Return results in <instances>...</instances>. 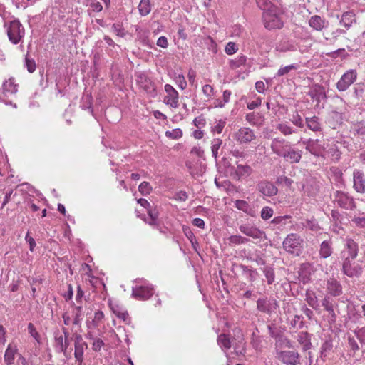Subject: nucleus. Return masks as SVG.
<instances>
[{
  "instance_id": "1",
  "label": "nucleus",
  "mask_w": 365,
  "mask_h": 365,
  "mask_svg": "<svg viewBox=\"0 0 365 365\" xmlns=\"http://www.w3.org/2000/svg\"><path fill=\"white\" fill-rule=\"evenodd\" d=\"M304 240L297 233L288 234L282 242V248L289 255L300 256L304 251Z\"/></svg>"
},
{
  "instance_id": "2",
  "label": "nucleus",
  "mask_w": 365,
  "mask_h": 365,
  "mask_svg": "<svg viewBox=\"0 0 365 365\" xmlns=\"http://www.w3.org/2000/svg\"><path fill=\"white\" fill-rule=\"evenodd\" d=\"M18 84L15 83L14 78H10L5 81L2 86V92L0 94V101L5 104L12 105L16 108V104L12 103L10 97L15 96L18 91Z\"/></svg>"
},
{
  "instance_id": "3",
  "label": "nucleus",
  "mask_w": 365,
  "mask_h": 365,
  "mask_svg": "<svg viewBox=\"0 0 365 365\" xmlns=\"http://www.w3.org/2000/svg\"><path fill=\"white\" fill-rule=\"evenodd\" d=\"M355 259L344 258L341 271L349 277H359L363 273V267L356 263Z\"/></svg>"
},
{
  "instance_id": "4",
  "label": "nucleus",
  "mask_w": 365,
  "mask_h": 365,
  "mask_svg": "<svg viewBox=\"0 0 365 365\" xmlns=\"http://www.w3.org/2000/svg\"><path fill=\"white\" fill-rule=\"evenodd\" d=\"M24 29L19 20H13L10 22L7 35L11 43L14 44L19 43L24 37Z\"/></svg>"
},
{
  "instance_id": "5",
  "label": "nucleus",
  "mask_w": 365,
  "mask_h": 365,
  "mask_svg": "<svg viewBox=\"0 0 365 365\" xmlns=\"http://www.w3.org/2000/svg\"><path fill=\"white\" fill-rule=\"evenodd\" d=\"M334 202L345 210H354L356 207L353 197L339 190H336L334 193Z\"/></svg>"
},
{
  "instance_id": "6",
  "label": "nucleus",
  "mask_w": 365,
  "mask_h": 365,
  "mask_svg": "<svg viewBox=\"0 0 365 365\" xmlns=\"http://www.w3.org/2000/svg\"><path fill=\"white\" fill-rule=\"evenodd\" d=\"M257 308L259 312L271 315L276 312L279 304L274 298H259L257 301Z\"/></svg>"
},
{
  "instance_id": "7",
  "label": "nucleus",
  "mask_w": 365,
  "mask_h": 365,
  "mask_svg": "<svg viewBox=\"0 0 365 365\" xmlns=\"http://www.w3.org/2000/svg\"><path fill=\"white\" fill-rule=\"evenodd\" d=\"M233 139L240 144H247L255 139V132L250 128L242 127L233 133Z\"/></svg>"
},
{
  "instance_id": "8",
  "label": "nucleus",
  "mask_w": 365,
  "mask_h": 365,
  "mask_svg": "<svg viewBox=\"0 0 365 365\" xmlns=\"http://www.w3.org/2000/svg\"><path fill=\"white\" fill-rule=\"evenodd\" d=\"M240 231L253 239L262 240L265 237V232L249 222L242 223L239 226Z\"/></svg>"
},
{
  "instance_id": "9",
  "label": "nucleus",
  "mask_w": 365,
  "mask_h": 365,
  "mask_svg": "<svg viewBox=\"0 0 365 365\" xmlns=\"http://www.w3.org/2000/svg\"><path fill=\"white\" fill-rule=\"evenodd\" d=\"M357 78L355 70H349L344 73L336 83V88L339 91H345L353 84Z\"/></svg>"
},
{
  "instance_id": "10",
  "label": "nucleus",
  "mask_w": 365,
  "mask_h": 365,
  "mask_svg": "<svg viewBox=\"0 0 365 365\" xmlns=\"http://www.w3.org/2000/svg\"><path fill=\"white\" fill-rule=\"evenodd\" d=\"M291 145V143L287 140L275 138L272 140L270 147L273 153L279 157H282L284 153L289 150Z\"/></svg>"
},
{
  "instance_id": "11",
  "label": "nucleus",
  "mask_w": 365,
  "mask_h": 365,
  "mask_svg": "<svg viewBox=\"0 0 365 365\" xmlns=\"http://www.w3.org/2000/svg\"><path fill=\"white\" fill-rule=\"evenodd\" d=\"M277 359L286 365H296L299 363L300 355L295 351H282L277 353Z\"/></svg>"
},
{
  "instance_id": "12",
  "label": "nucleus",
  "mask_w": 365,
  "mask_h": 365,
  "mask_svg": "<svg viewBox=\"0 0 365 365\" xmlns=\"http://www.w3.org/2000/svg\"><path fill=\"white\" fill-rule=\"evenodd\" d=\"M154 294L152 285L136 286L132 289V296L137 299L147 300Z\"/></svg>"
},
{
  "instance_id": "13",
  "label": "nucleus",
  "mask_w": 365,
  "mask_h": 365,
  "mask_svg": "<svg viewBox=\"0 0 365 365\" xmlns=\"http://www.w3.org/2000/svg\"><path fill=\"white\" fill-rule=\"evenodd\" d=\"M164 88L167 96H165L163 102L171 108H178L179 106L178 92L170 84H165Z\"/></svg>"
},
{
  "instance_id": "14",
  "label": "nucleus",
  "mask_w": 365,
  "mask_h": 365,
  "mask_svg": "<svg viewBox=\"0 0 365 365\" xmlns=\"http://www.w3.org/2000/svg\"><path fill=\"white\" fill-rule=\"evenodd\" d=\"M320 143L321 141L319 139L313 140L311 138L303 141V144L305 145V149L316 157L322 156L325 149L324 146Z\"/></svg>"
},
{
  "instance_id": "15",
  "label": "nucleus",
  "mask_w": 365,
  "mask_h": 365,
  "mask_svg": "<svg viewBox=\"0 0 365 365\" xmlns=\"http://www.w3.org/2000/svg\"><path fill=\"white\" fill-rule=\"evenodd\" d=\"M263 20L264 26L269 30L280 29L283 26V21L280 17L269 12L264 14Z\"/></svg>"
},
{
  "instance_id": "16",
  "label": "nucleus",
  "mask_w": 365,
  "mask_h": 365,
  "mask_svg": "<svg viewBox=\"0 0 365 365\" xmlns=\"http://www.w3.org/2000/svg\"><path fill=\"white\" fill-rule=\"evenodd\" d=\"M257 190L263 195L267 197H272L277 194V187L271 182L267 180H262L257 185Z\"/></svg>"
},
{
  "instance_id": "17",
  "label": "nucleus",
  "mask_w": 365,
  "mask_h": 365,
  "mask_svg": "<svg viewBox=\"0 0 365 365\" xmlns=\"http://www.w3.org/2000/svg\"><path fill=\"white\" fill-rule=\"evenodd\" d=\"M354 188L359 193L365 192V175L361 170H355L353 173Z\"/></svg>"
},
{
  "instance_id": "18",
  "label": "nucleus",
  "mask_w": 365,
  "mask_h": 365,
  "mask_svg": "<svg viewBox=\"0 0 365 365\" xmlns=\"http://www.w3.org/2000/svg\"><path fill=\"white\" fill-rule=\"evenodd\" d=\"M326 288L328 294L332 297H339L343 293L341 284L334 278L327 279Z\"/></svg>"
},
{
  "instance_id": "19",
  "label": "nucleus",
  "mask_w": 365,
  "mask_h": 365,
  "mask_svg": "<svg viewBox=\"0 0 365 365\" xmlns=\"http://www.w3.org/2000/svg\"><path fill=\"white\" fill-rule=\"evenodd\" d=\"M302 156V151L300 150L294 149L291 145L289 150H287L282 158H283L285 161L290 163H298L300 162Z\"/></svg>"
},
{
  "instance_id": "20",
  "label": "nucleus",
  "mask_w": 365,
  "mask_h": 365,
  "mask_svg": "<svg viewBox=\"0 0 365 365\" xmlns=\"http://www.w3.org/2000/svg\"><path fill=\"white\" fill-rule=\"evenodd\" d=\"M237 166L235 168V178L236 180H240L241 178H246L249 177L253 170L252 168L248 165H242L238 163V162L236 163Z\"/></svg>"
},
{
  "instance_id": "21",
  "label": "nucleus",
  "mask_w": 365,
  "mask_h": 365,
  "mask_svg": "<svg viewBox=\"0 0 365 365\" xmlns=\"http://www.w3.org/2000/svg\"><path fill=\"white\" fill-rule=\"evenodd\" d=\"M345 247L349 253L345 258L356 259L359 252L358 244L353 239L348 238L346 240Z\"/></svg>"
},
{
  "instance_id": "22",
  "label": "nucleus",
  "mask_w": 365,
  "mask_h": 365,
  "mask_svg": "<svg viewBox=\"0 0 365 365\" xmlns=\"http://www.w3.org/2000/svg\"><path fill=\"white\" fill-rule=\"evenodd\" d=\"M327 24L328 21L318 15L311 16L309 20V26L316 31H322Z\"/></svg>"
},
{
  "instance_id": "23",
  "label": "nucleus",
  "mask_w": 365,
  "mask_h": 365,
  "mask_svg": "<svg viewBox=\"0 0 365 365\" xmlns=\"http://www.w3.org/2000/svg\"><path fill=\"white\" fill-rule=\"evenodd\" d=\"M333 253L332 242L324 240L320 245L319 254L321 258L327 259Z\"/></svg>"
},
{
  "instance_id": "24",
  "label": "nucleus",
  "mask_w": 365,
  "mask_h": 365,
  "mask_svg": "<svg viewBox=\"0 0 365 365\" xmlns=\"http://www.w3.org/2000/svg\"><path fill=\"white\" fill-rule=\"evenodd\" d=\"M309 96L313 100H315L317 103H319L322 99L326 98L324 88L322 86L318 85L315 86L312 89L309 91Z\"/></svg>"
},
{
  "instance_id": "25",
  "label": "nucleus",
  "mask_w": 365,
  "mask_h": 365,
  "mask_svg": "<svg viewBox=\"0 0 365 365\" xmlns=\"http://www.w3.org/2000/svg\"><path fill=\"white\" fill-rule=\"evenodd\" d=\"M297 341L302 345L304 351L311 349V337L307 332H299L297 336Z\"/></svg>"
},
{
  "instance_id": "26",
  "label": "nucleus",
  "mask_w": 365,
  "mask_h": 365,
  "mask_svg": "<svg viewBox=\"0 0 365 365\" xmlns=\"http://www.w3.org/2000/svg\"><path fill=\"white\" fill-rule=\"evenodd\" d=\"M235 206L239 210H241L251 217H254L255 215V210L252 208L248 202L243 200H237L235 202Z\"/></svg>"
},
{
  "instance_id": "27",
  "label": "nucleus",
  "mask_w": 365,
  "mask_h": 365,
  "mask_svg": "<svg viewBox=\"0 0 365 365\" xmlns=\"http://www.w3.org/2000/svg\"><path fill=\"white\" fill-rule=\"evenodd\" d=\"M334 300L330 295H325L322 300V306L324 309L333 317H336V314L334 310Z\"/></svg>"
},
{
  "instance_id": "28",
  "label": "nucleus",
  "mask_w": 365,
  "mask_h": 365,
  "mask_svg": "<svg viewBox=\"0 0 365 365\" xmlns=\"http://www.w3.org/2000/svg\"><path fill=\"white\" fill-rule=\"evenodd\" d=\"M17 352V349L16 346L12 344H9L7 349L5 351V354L4 356V361L6 365H11L14 364V361L15 359V355Z\"/></svg>"
},
{
  "instance_id": "29",
  "label": "nucleus",
  "mask_w": 365,
  "mask_h": 365,
  "mask_svg": "<svg viewBox=\"0 0 365 365\" xmlns=\"http://www.w3.org/2000/svg\"><path fill=\"white\" fill-rule=\"evenodd\" d=\"M355 21L356 19L354 13L347 11L342 14L340 20V24L345 27L346 29H349Z\"/></svg>"
},
{
  "instance_id": "30",
  "label": "nucleus",
  "mask_w": 365,
  "mask_h": 365,
  "mask_svg": "<svg viewBox=\"0 0 365 365\" xmlns=\"http://www.w3.org/2000/svg\"><path fill=\"white\" fill-rule=\"evenodd\" d=\"M304 300L312 309L315 310H318L319 309V304L317 297L313 291L307 290L306 292Z\"/></svg>"
},
{
  "instance_id": "31",
  "label": "nucleus",
  "mask_w": 365,
  "mask_h": 365,
  "mask_svg": "<svg viewBox=\"0 0 365 365\" xmlns=\"http://www.w3.org/2000/svg\"><path fill=\"white\" fill-rule=\"evenodd\" d=\"M305 123L308 128L312 131L317 132L322 130L321 123L317 116L307 117L305 118Z\"/></svg>"
},
{
  "instance_id": "32",
  "label": "nucleus",
  "mask_w": 365,
  "mask_h": 365,
  "mask_svg": "<svg viewBox=\"0 0 365 365\" xmlns=\"http://www.w3.org/2000/svg\"><path fill=\"white\" fill-rule=\"evenodd\" d=\"M73 316V324L74 325H80L81 323V321L83 319V307L80 305L75 306L74 309L72 312Z\"/></svg>"
},
{
  "instance_id": "33",
  "label": "nucleus",
  "mask_w": 365,
  "mask_h": 365,
  "mask_svg": "<svg viewBox=\"0 0 365 365\" xmlns=\"http://www.w3.org/2000/svg\"><path fill=\"white\" fill-rule=\"evenodd\" d=\"M75 346V352L74 356L76 359L81 365L83 361V356L84 353V349L88 348V345L86 342H83L81 344H74Z\"/></svg>"
},
{
  "instance_id": "34",
  "label": "nucleus",
  "mask_w": 365,
  "mask_h": 365,
  "mask_svg": "<svg viewBox=\"0 0 365 365\" xmlns=\"http://www.w3.org/2000/svg\"><path fill=\"white\" fill-rule=\"evenodd\" d=\"M138 8L140 16H147L151 11V4L150 0H140Z\"/></svg>"
},
{
  "instance_id": "35",
  "label": "nucleus",
  "mask_w": 365,
  "mask_h": 365,
  "mask_svg": "<svg viewBox=\"0 0 365 365\" xmlns=\"http://www.w3.org/2000/svg\"><path fill=\"white\" fill-rule=\"evenodd\" d=\"M333 349V343L331 340H326L321 346L320 356L324 360L330 354Z\"/></svg>"
},
{
  "instance_id": "36",
  "label": "nucleus",
  "mask_w": 365,
  "mask_h": 365,
  "mask_svg": "<svg viewBox=\"0 0 365 365\" xmlns=\"http://www.w3.org/2000/svg\"><path fill=\"white\" fill-rule=\"evenodd\" d=\"M148 214L149 215L150 220L148 223L150 225H156L157 220L159 215V211L156 206H150L148 210Z\"/></svg>"
},
{
  "instance_id": "37",
  "label": "nucleus",
  "mask_w": 365,
  "mask_h": 365,
  "mask_svg": "<svg viewBox=\"0 0 365 365\" xmlns=\"http://www.w3.org/2000/svg\"><path fill=\"white\" fill-rule=\"evenodd\" d=\"M247 57L245 55L239 56L235 59L230 60L229 66L231 69H236L246 63Z\"/></svg>"
},
{
  "instance_id": "38",
  "label": "nucleus",
  "mask_w": 365,
  "mask_h": 365,
  "mask_svg": "<svg viewBox=\"0 0 365 365\" xmlns=\"http://www.w3.org/2000/svg\"><path fill=\"white\" fill-rule=\"evenodd\" d=\"M55 340L57 344L56 349L58 351L66 354V350L69 346V343L63 342V336L62 335H56L55 336Z\"/></svg>"
},
{
  "instance_id": "39",
  "label": "nucleus",
  "mask_w": 365,
  "mask_h": 365,
  "mask_svg": "<svg viewBox=\"0 0 365 365\" xmlns=\"http://www.w3.org/2000/svg\"><path fill=\"white\" fill-rule=\"evenodd\" d=\"M299 226L302 228L308 227L309 230H311L312 231H317L320 228L317 222L314 219L305 220L304 221L300 222Z\"/></svg>"
},
{
  "instance_id": "40",
  "label": "nucleus",
  "mask_w": 365,
  "mask_h": 365,
  "mask_svg": "<svg viewBox=\"0 0 365 365\" xmlns=\"http://www.w3.org/2000/svg\"><path fill=\"white\" fill-rule=\"evenodd\" d=\"M267 328L269 336L276 340L277 344L283 341L284 336L278 331L276 327L272 325H268Z\"/></svg>"
},
{
  "instance_id": "41",
  "label": "nucleus",
  "mask_w": 365,
  "mask_h": 365,
  "mask_svg": "<svg viewBox=\"0 0 365 365\" xmlns=\"http://www.w3.org/2000/svg\"><path fill=\"white\" fill-rule=\"evenodd\" d=\"M218 344L225 349L227 350L231 347L230 339L226 334H222L217 337Z\"/></svg>"
},
{
  "instance_id": "42",
  "label": "nucleus",
  "mask_w": 365,
  "mask_h": 365,
  "mask_svg": "<svg viewBox=\"0 0 365 365\" xmlns=\"http://www.w3.org/2000/svg\"><path fill=\"white\" fill-rule=\"evenodd\" d=\"M347 341L350 351L352 352L351 355L354 356L355 354L360 349L359 345L356 340L351 336H348Z\"/></svg>"
},
{
  "instance_id": "43",
  "label": "nucleus",
  "mask_w": 365,
  "mask_h": 365,
  "mask_svg": "<svg viewBox=\"0 0 365 365\" xmlns=\"http://www.w3.org/2000/svg\"><path fill=\"white\" fill-rule=\"evenodd\" d=\"M277 129L284 135H289L296 132L291 126L286 123H279L277 125Z\"/></svg>"
},
{
  "instance_id": "44",
  "label": "nucleus",
  "mask_w": 365,
  "mask_h": 365,
  "mask_svg": "<svg viewBox=\"0 0 365 365\" xmlns=\"http://www.w3.org/2000/svg\"><path fill=\"white\" fill-rule=\"evenodd\" d=\"M354 96L359 100L364 101L365 100V86L357 84L354 87Z\"/></svg>"
},
{
  "instance_id": "45",
  "label": "nucleus",
  "mask_w": 365,
  "mask_h": 365,
  "mask_svg": "<svg viewBox=\"0 0 365 365\" xmlns=\"http://www.w3.org/2000/svg\"><path fill=\"white\" fill-rule=\"evenodd\" d=\"M222 143V140L220 138H215L212 141L211 150L212 153V156L215 160L217 158L218 150Z\"/></svg>"
},
{
  "instance_id": "46",
  "label": "nucleus",
  "mask_w": 365,
  "mask_h": 365,
  "mask_svg": "<svg viewBox=\"0 0 365 365\" xmlns=\"http://www.w3.org/2000/svg\"><path fill=\"white\" fill-rule=\"evenodd\" d=\"M263 272L267 281L268 284H272L274 282V269L271 267H266Z\"/></svg>"
},
{
  "instance_id": "47",
  "label": "nucleus",
  "mask_w": 365,
  "mask_h": 365,
  "mask_svg": "<svg viewBox=\"0 0 365 365\" xmlns=\"http://www.w3.org/2000/svg\"><path fill=\"white\" fill-rule=\"evenodd\" d=\"M354 133L359 135H365V121H360L354 124L352 127Z\"/></svg>"
},
{
  "instance_id": "48",
  "label": "nucleus",
  "mask_w": 365,
  "mask_h": 365,
  "mask_svg": "<svg viewBox=\"0 0 365 365\" xmlns=\"http://www.w3.org/2000/svg\"><path fill=\"white\" fill-rule=\"evenodd\" d=\"M165 136L171 139L177 140L182 136V131L180 128H175L172 130H167L165 132Z\"/></svg>"
},
{
  "instance_id": "49",
  "label": "nucleus",
  "mask_w": 365,
  "mask_h": 365,
  "mask_svg": "<svg viewBox=\"0 0 365 365\" xmlns=\"http://www.w3.org/2000/svg\"><path fill=\"white\" fill-rule=\"evenodd\" d=\"M152 187L148 182L144 181L138 186V190L143 195H148L152 191Z\"/></svg>"
},
{
  "instance_id": "50",
  "label": "nucleus",
  "mask_w": 365,
  "mask_h": 365,
  "mask_svg": "<svg viewBox=\"0 0 365 365\" xmlns=\"http://www.w3.org/2000/svg\"><path fill=\"white\" fill-rule=\"evenodd\" d=\"M345 33V31L341 29H337L335 31H334L330 36H324V38L327 41H329L330 43H334L337 40V38Z\"/></svg>"
},
{
  "instance_id": "51",
  "label": "nucleus",
  "mask_w": 365,
  "mask_h": 365,
  "mask_svg": "<svg viewBox=\"0 0 365 365\" xmlns=\"http://www.w3.org/2000/svg\"><path fill=\"white\" fill-rule=\"evenodd\" d=\"M103 317H104V314H103V312H101V311L96 312L94 314V319H93V321L91 322H87L88 329H91L92 327H96L97 326L96 322H100L101 320L103 319Z\"/></svg>"
},
{
  "instance_id": "52",
  "label": "nucleus",
  "mask_w": 365,
  "mask_h": 365,
  "mask_svg": "<svg viewBox=\"0 0 365 365\" xmlns=\"http://www.w3.org/2000/svg\"><path fill=\"white\" fill-rule=\"evenodd\" d=\"M229 240L231 243L236 244V245L245 244L249 241V240L247 238L244 237L241 235H231L229 237Z\"/></svg>"
},
{
  "instance_id": "53",
  "label": "nucleus",
  "mask_w": 365,
  "mask_h": 365,
  "mask_svg": "<svg viewBox=\"0 0 365 365\" xmlns=\"http://www.w3.org/2000/svg\"><path fill=\"white\" fill-rule=\"evenodd\" d=\"M297 68V66L296 64H291V65H289V66H286L284 67H281L277 73V76H282L285 74H287L288 73H289L292 70H296Z\"/></svg>"
},
{
  "instance_id": "54",
  "label": "nucleus",
  "mask_w": 365,
  "mask_h": 365,
  "mask_svg": "<svg viewBox=\"0 0 365 365\" xmlns=\"http://www.w3.org/2000/svg\"><path fill=\"white\" fill-rule=\"evenodd\" d=\"M273 209L268 206H266L262 209L260 215L263 220H267L270 219L273 216Z\"/></svg>"
},
{
  "instance_id": "55",
  "label": "nucleus",
  "mask_w": 365,
  "mask_h": 365,
  "mask_svg": "<svg viewBox=\"0 0 365 365\" xmlns=\"http://www.w3.org/2000/svg\"><path fill=\"white\" fill-rule=\"evenodd\" d=\"M302 319V316L295 315L294 319L291 321L290 325L296 329H302L304 327V322Z\"/></svg>"
},
{
  "instance_id": "56",
  "label": "nucleus",
  "mask_w": 365,
  "mask_h": 365,
  "mask_svg": "<svg viewBox=\"0 0 365 365\" xmlns=\"http://www.w3.org/2000/svg\"><path fill=\"white\" fill-rule=\"evenodd\" d=\"M354 332L361 343L365 344V326L356 329Z\"/></svg>"
},
{
  "instance_id": "57",
  "label": "nucleus",
  "mask_w": 365,
  "mask_h": 365,
  "mask_svg": "<svg viewBox=\"0 0 365 365\" xmlns=\"http://www.w3.org/2000/svg\"><path fill=\"white\" fill-rule=\"evenodd\" d=\"M238 50L237 44L234 42H229L227 43L225 51L227 55H232Z\"/></svg>"
},
{
  "instance_id": "58",
  "label": "nucleus",
  "mask_w": 365,
  "mask_h": 365,
  "mask_svg": "<svg viewBox=\"0 0 365 365\" xmlns=\"http://www.w3.org/2000/svg\"><path fill=\"white\" fill-rule=\"evenodd\" d=\"M259 118V115L255 113H247L245 117L246 120L252 125L257 124Z\"/></svg>"
},
{
  "instance_id": "59",
  "label": "nucleus",
  "mask_w": 365,
  "mask_h": 365,
  "mask_svg": "<svg viewBox=\"0 0 365 365\" xmlns=\"http://www.w3.org/2000/svg\"><path fill=\"white\" fill-rule=\"evenodd\" d=\"M277 183L278 184H284L287 187H290L293 182V181L284 175H280L277 178Z\"/></svg>"
},
{
  "instance_id": "60",
  "label": "nucleus",
  "mask_w": 365,
  "mask_h": 365,
  "mask_svg": "<svg viewBox=\"0 0 365 365\" xmlns=\"http://www.w3.org/2000/svg\"><path fill=\"white\" fill-rule=\"evenodd\" d=\"M113 313L119 318L126 322L128 319V314L126 311L118 310V309L113 308Z\"/></svg>"
},
{
  "instance_id": "61",
  "label": "nucleus",
  "mask_w": 365,
  "mask_h": 365,
  "mask_svg": "<svg viewBox=\"0 0 365 365\" xmlns=\"http://www.w3.org/2000/svg\"><path fill=\"white\" fill-rule=\"evenodd\" d=\"M25 64L29 73H33L36 70V63L34 60L30 59L26 56L25 58Z\"/></svg>"
},
{
  "instance_id": "62",
  "label": "nucleus",
  "mask_w": 365,
  "mask_h": 365,
  "mask_svg": "<svg viewBox=\"0 0 365 365\" xmlns=\"http://www.w3.org/2000/svg\"><path fill=\"white\" fill-rule=\"evenodd\" d=\"M352 222L356 225V226L361 227V228H365V217H354L351 220Z\"/></svg>"
},
{
  "instance_id": "63",
  "label": "nucleus",
  "mask_w": 365,
  "mask_h": 365,
  "mask_svg": "<svg viewBox=\"0 0 365 365\" xmlns=\"http://www.w3.org/2000/svg\"><path fill=\"white\" fill-rule=\"evenodd\" d=\"M89 6L94 12H101L103 10V6L101 4L96 0H92Z\"/></svg>"
},
{
  "instance_id": "64",
  "label": "nucleus",
  "mask_w": 365,
  "mask_h": 365,
  "mask_svg": "<svg viewBox=\"0 0 365 365\" xmlns=\"http://www.w3.org/2000/svg\"><path fill=\"white\" fill-rule=\"evenodd\" d=\"M93 350L95 351H99L104 346V342L99 338H96L93 341Z\"/></svg>"
}]
</instances>
